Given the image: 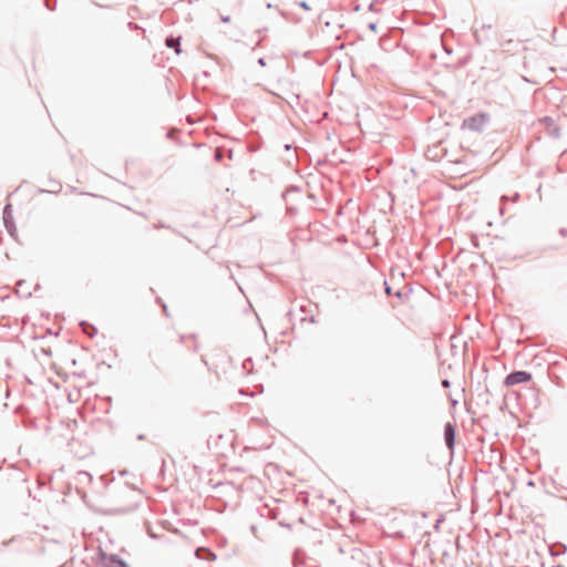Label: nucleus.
Segmentation results:
<instances>
[{
    "instance_id": "a211bd4d",
    "label": "nucleus",
    "mask_w": 567,
    "mask_h": 567,
    "mask_svg": "<svg viewBox=\"0 0 567 567\" xmlns=\"http://www.w3.org/2000/svg\"><path fill=\"white\" fill-rule=\"evenodd\" d=\"M368 28H369V30H371L372 32H375V33H377V31H378V24H377L375 22H370V23L368 24Z\"/></svg>"
},
{
    "instance_id": "7ed1b4c3",
    "label": "nucleus",
    "mask_w": 567,
    "mask_h": 567,
    "mask_svg": "<svg viewBox=\"0 0 567 567\" xmlns=\"http://www.w3.org/2000/svg\"><path fill=\"white\" fill-rule=\"evenodd\" d=\"M539 124L544 126L548 136L557 140L560 137V128L556 124L555 120L550 116H544L538 120Z\"/></svg>"
},
{
    "instance_id": "5701e85b",
    "label": "nucleus",
    "mask_w": 567,
    "mask_h": 567,
    "mask_svg": "<svg viewBox=\"0 0 567 567\" xmlns=\"http://www.w3.org/2000/svg\"><path fill=\"white\" fill-rule=\"evenodd\" d=\"M56 189H51V190H47V189H40V193H52V194H56Z\"/></svg>"
},
{
    "instance_id": "2f4dec72",
    "label": "nucleus",
    "mask_w": 567,
    "mask_h": 567,
    "mask_svg": "<svg viewBox=\"0 0 567 567\" xmlns=\"http://www.w3.org/2000/svg\"><path fill=\"white\" fill-rule=\"evenodd\" d=\"M374 8H375V4L372 2V3L369 6V9H370L371 11H373V10H374Z\"/></svg>"
},
{
    "instance_id": "7c9ffc66",
    "label": "nucleus",
    "mask_w": 567,
    "mask_h": 567,
    "mask_svg": "<svg viewBox=\"0 0 567 567\" xmlns=\"http://www.w3.org/2000/svg\"><path fill=\"white\" fill-rule=\"evenodd\" d=\"M137 440H140V441L145 440V435L144 434L137 435Z\"/></svg>"
},
{
    "instance_id": "1a4fd4ad",
    "label": "nucleus",
    "mask_w": 567,
    "mask_h": 567,
    "mask_svg": "<svg viewBox=\"0 0 567 567\" xmlns=\"http://www.w3.org/2000/svg\"><path fill=\"white\" fill-rule=\"evenodd\" d=\"M446 152L443 151L440 145H433L427 148L426 156L433 161L441 159Z\"/></svg>"
},
{
    "instance_id": "e433bc0d",
    "label": "nucleus",
    "mask_w": 567,
    "mask_h": 567,
    "mask_svg": "<svg viewBox=\"0 0 567 567\" xmlns=\"http://www.w3.org/2000/svg\"><path fill=\"white\" fill-rule=\"evenodd\" d=\"M499 213H501L502 215L504 214V208H503V207H501V208H499Z\"/></svg>"
},
{
    "instance_id": "58836bf2",
    "label": "nucleus",
    "mask_w": 567,
    "mask_h": 567,
    "mask_svg": "<svg viewBox=\"0 0 567 567\" xmlns=\"http://www.w3.org/2000/svg\"><path fill=\"white\" fill-rule=\"evenodd\" d=\"M553 567H564V566H563V565H555V566H553Z\"/></svg>"
},
{
    "instance_id": "0eeeda50",
    "label": "nucleus",
    "mask_w": 567,
    "mask_h": 567,
    "mask_svg": "<svg viewBox=\"0 0 567 567\" xmlns=\"http://www.w3.org/2000/svg\"><path fill=\"white\" fill-rule=\"evenodd\" d=\"M181 40H182L181 35L179 37L168 35L165 39V44L167 48L173 49L177 54H179V53H182Z\"/></svg>"
},
{
    "instance_id": "aec40b11",
    "label": "nucleus",
    "mask_w": 567,
    "mask_h": 567,
    "mask_svg": "<svg viewBox=\"0 0 567 567\" xmlns=\"http://www.w3.org/2000/svg\"><path fill=\"white\" fill-rule=\"evenodd\" d=\"M257 63L261 66V68H265L267 65V62H266V59L265 58H259Z\"/></svg>"
},
{
    "instance_id": "bb28decb",
    "label": "nucleus",
    "mask_w": 567,
    "mask_h": 567,
    "mask_svg": "<svg viewBox=\"0 0 567 567\" xmlns=\"http://www.w3.org/2000/svg\"><path fill=\"white\" fill-rule=\"evenodd\" d=\"M265 31H267V28L258 29L256 32H257L258 34H261V33H264Z\"/></svg>"
},
{
    "instance_id": "f704fd0d",
    "label": "nucleus",
    "mask_w": 567,
    "mask_h": 567,
    "mask_svg": "<svg viewBox=\"0 0 567 567\" xmlns=\"http://www.w3.org/2000/svg\"><path fill=\"white\" fill-rule=\"evenodd\" d=\"M300 310H301L302 312H306V311H307V310H306V306H300Z\"/></svg>"
},
{
    "instance_id": "2eb2a0df",
    "label": "nucleus",
    "mask_w": 567,
    "mask_h": 567,
    "mask_svg": "<svg viewBox=\"0 0 567 567\" xmlns=\"http://www.w3.org/2000/svg\"><path fill=\"white\" fill-rule=\"evenodd\" d=\"M559 546H560V548H561V549H560V551H557V553L550 551L551 556H558V555H560V554L566 553V550H567V546H566V545H564V544H559Z\"/></svg>"
},
{
    "instance_id": "473e14b6",
    "label": "nucleus",
    "mask_w": 567,
    "mask_h": 567,
    "mask_svg": "<svg viewBox=\"0 0 567 567\" xmlns=\"http://www.w3.org/2000/svg\"><path fill=\"white\" fill-rule=\"evenodd\" d=\"M156 228H164L166 227L164 224L159 223L158 225L155 226Z\"/></svg>"
},
{
    "instance_id": "9d476101",
    "label": "nucleus",
    "mask_w": 567,
    "mask_h": 567,
    "mask_svg": "<svg viewBox=\"0 0 567 567\" xmlns=\"http://www.w3.org/2000/svg\"><path fill=\"white\" fill-rule=\"evenodd\" d=\"M79 324H80V327H81L82 331H83L86 336H89L90 338H93V337H95V336H96V333H97V329H96L93 324H91L90 322H87V321H81Z\"/></svg>"
},
{
    "instance_id": "20e7f679",
    "label": "nucleus",
    "mask_w": 567,
    "mask_h": 567,
    "mask_svg": "<svg viewBox=\"0 0 567 567\" xmlns=\"http://www.w3.org/2000/svg\"><path fill=\"white\" fill-rule=\"evenodd\" d=\"M443 435L446 447L453 452L455 447L456 425L452 422L445 423Z\"/></svg>"
},
{
    "instance_id": "9b49d317",
    "label": "nucleus",
    "mask_w": 567,
    "mask_h": 567,
    "mask_svg": "<svg viewBox=\"0 0 567 567\" xmlns=\"http://www.w3.org/2000/svg\"><path fill=\"white\" fill-rule=\"evenodd\" d=\"M411 293H412V288L404 287L402 289L396 290L393 293V296L396 297L401 301H405Z\"/></svg>"
},
{
    "instance_id": "c9c22d12",
    "label": "nucleus",
    "mask_w": 567,
    "mask_h": 567,
    "mask_svg": "<svg viewBox=\"0 0 567 567\" xmlns=\"http://www.w3.org/2000/svg\"><path fill=\"white\" fill-rule=\"evenodd\" d=\"M261 41L262 39L260 38L256 45L259 47L261 44Z\"/></svg>"
},
{
    "instance_id": "6ab92c4d",
    "label": "nucleus",
    "mask_w": 567,
    "mask_h": 567,
    "mask_svg": "<svg viewBox=\"0 0 567 567\" xmlns=\"http://www.w3.org/2000/svg\"><path fill=\"white\" fill-rule=\"evenodd\" d=\"M441 385H442L444 389H449V388L451 386V382H450V380H447V379H443V380L441 381Z\"/></svg>"
},
{
    "instance_id": "4be33fe9",
    "label": "nucleus",
    "mask_w": 567,
    "mask_h": 567,
    "mask_svg": "<svg viewBox=\"0 0 567 567\" xmlns=\"http://www.w3.org/2000/svg\"><path fill=\"white\" fill-rule=\"evenodd\" d=\"M162 308H163V312L166 317H169V312H168V309H167V306L166 303H162Z\"/></svg>"
},
{
    "instance_id": "4c0bfd02",
    "label": "nucleus",
    "mask_w": 567,
    "mask_h": 567,
    "mask_svg": "<svg viewBox=\"0 0 567 567\" xmlns=\"http://www.w3.org/2000/svg\"><path fill=\"white\" fill-rule=\"evenodd\" d=\"M507 197L506 196H502V202L506 200Z\"/></svg>"
},
{
    "instance_id": "423d86ee",
    "label": "nucleus",
    "mask_w": 567,
    "mask_h": 567,
    "mask_svg": "<svg viewBox=\"0 0 567 567\" xmlns=\"http://www.w3.org/2000/svg\"><path fill=\"white\" fill-rule=\"evenodd\" d=\"M485 122V114L471 116L468 120L465 121V123H467L468 128L472 131H481Z\"/></svg>"
},
{
    "instance_id": "4468645a",
    "label": "nucleus",
    "mask_w": 567,
    "mask_h": 567,
    "mask_svg": "<svg viewBox=\"0 0 567 567\" xmlns=\"http://www.w3.org/2000/svg\"><path fill=\"white\" fill-rule=\"evenodd\" d=\"M384 292L388 295V296H391L393 295L394 292L392 291V287L388 284V281H384Z\"/></svg>"
},
{
    "instance_id": "c85d7f7f",
    "label": "nucleus",
    "mask_w": 567,
    "mask_h": 567,
    "mask_svg": "<svg viewBox=\"0 0 567 567\" xmlns=\"http://www.w3.org/2000/svg\"><path fill=\"white\" fill-rule=\"evenodd\" d=\"M153 364H154L155 369L159 370V365L157 364L155 358H153Z\"/></svg>"
},
{
    "instance_id": "ddd939ff",
    "label": "nucleus",
    "mask_w": 567,
    "mask_h": 567,
    "mask_svg": "<svg viewBox=\"0 0 567 567\" xmlns=\"http://www.w3.org/2000/svg\"><path fill=\"white\" fill-rule=\"evenodd\" d=\"M44 4L50 11H54L56 8V0H45Z\"/></svg>"
},
{
    "instance_id": "72a5a7b5",
    "label": "nucleus",
    "mask_w": 567,
    "mask_h": 567,
    "mask_svg": "<svg viewBox=\"0 0 567 567\" xmlns=\"http://www.w3.org/2000/svg\"><path fill=\"white\" fill-rule=\"evenodd\" d=\"M309 321H310V322H312V323H313V322H316V318H315V316H311V317L309 318Z\"/></svg>"
},
{
    "instance_id": "f257e3e1",
    "label": "nucleus",
    "mask_w": 567,
    "mask_h": 567,
    "mask_svg": "<svg viewBox=\"0 0 567 567\" xmlns=\"http://www.w3.org/2000/svg\"><path fill=\"white\" fill-rule=\"evenodd\" d=\"M532 373L524 370H515L508 373L504 379L505 386H514L520 383H527L532 380Z\"/></svg>"
},
{
    "instance_id": "b1692460",
    "label": "nucleus",
    "mask_w": 567,
    "mask_h": 567,
    "mask_svg": "<svg viewBox=\"0 0 567 567\" xmlns=\"http://www.w3.org/2000/svg\"><path fill=\"white\" fill-rule=\"evenodd\" d=\"M220 19H221L223 22H229L230 21V17L229 16H227V17L221 16Z\"/></svg>"
},
{
    "instance_id": "c756f323",
    "label": "nucleus",
    "mask_w": 567,
    "mask_h": 567,
    "mask_svg": "<svg viewBox=\"0 0 567 567\" xmlns=\"http://www.w3.org/2000/svg\"><path fill=\"white\" fill-rule=\"evenodd\" d=\"M284 148H285V151H289V150H291V145H290V144H286V145L284 146Z\"/></svg>"
},
{
    "instance_id": "dca6fc26",
    "label": "nucleus",
    "mask_w": 567,
    "mask_h": 567,
    "mask_svg": "<svg viewBox=\"0 0 567 567\" xmlns=\"http://www.w3.org/2000/svg\"><path fill=\"white\" fill-rule=\"evenodd\" d=\"M252 365V360L250 358L246 359L244 362H243V369L244 370H247L249 367Z\"/></svg>"
},
{
    "instance_id": "6e6552de",
    "label": "nucleus",
    "mask_w": 567,
    "mask_h": 567,
    "mask_svg": "<svg viewBox=\"0 0 567 567\" xmlns=\"http://www.w3.org/2000/svg\"><path fill=\"white\" fill-rule=\"evenodd\" d=\"M195 555H196L197 558L205 559V560H208V561H212V560L216 559L215 553L212 549L207 548V547H198L195 550Z\"/></svg>"
},
{
    "instance_id": "393cba45",
    "label": "nucleus",
    "mask_w": 567,
    "mask_h": 567,
    "mask_svg": "<svg viewBox=\"0 0 567 567\" xmlns=\"http://www.w3.org/2000/svg\"><path fill=\"white\" fill-rule=\"evenodd\" d=\"M128 25L132 29H137L138 28V25L136 23H133V22H130Z\"/></svg>"
},
{
    "instance_id": "cd10ccee",
    "label": "nucleus",
    "mask_w": 567,
    "mask_h": 567,
    "mask_svg": "<svg viewBox=\"0 0 567 567\" xmlns=\"http://www.w3.org/2000/svg\"><path fill=\"white\" fill-rule=\"evenodd\" d=\"M289 190H291V192L298 190V187H296V186H290V187L287 189V192H289Z\"/></svg>"
},
{
    "instance_id": "a878e982",
    "label": "nucleus",
    "mask_w": 567,
    "mask_h": 567,
    "mask_svg": "<svg viewBox=\"0 0 567 567\" xmlns=\"http://www.w3.org/2000/svg\"><path fill=\"white\" fill-rule=\"evenodd\" d=\"M156 303H158L161 307H162V303H165L162 298L157 297L156 298Z\"/></svg>"
},
{
    "instance_id": "39448f33",
    "label": "nucleus",
    "mask_w": 567,
    "mask_h": 567,
    "mask_svg": "<svg viewBox=\"0 0 567 567\" xmlns=\"http://www.w3.org/2000/svg\"><path fill=\"white\" fill-rule=\"evenodd\" d=\"M101 560L104 567H128L127 563L116 554H101Z\"/></svg>"
},
{
    "instance_id": "f8f14e48",
    "label": "nucleus",
    "mask_w": 567,
    "mask_h": 567,
    "mask_svg": "<svg viewBox=\"0 0 567 567\" xmlns=\"http://www.w3.org/2000/svg\"><path fill=\"white\" fill-rule=\"evenodd\" d=\"M491 29H492V27H491V25H487V27H486V25H483V28H482V30H481V31L475 30V31H474V37H475L476 42H477V43H480V44H481V43H483L482 32H484V31H486V30H491Z\"/></svg>"
},
{
    "instance_id": "412c9836",
    "label": "nucleus",
    "mask_w": 567,
    "mask_h": 567,
    "mask_svg": "<svg viewBox=\"0 0 567 567\" xmlns=\"http://www.w3.org/2000/svg\"><path fill=\"white\" fill-rule=\"evenodd\" d=\"M558 233L561 237H567V228H559Z\"/></svg>"
},
{
    "instance_id": "f03ea898",
    "label": "nucleus",
    "mask_w": 567,
    "mask_h": 567,
    "mask_svg": "<svg viewBox=\"0 0 567 567\" xmlns=\"http://www.w3.org/2000/svg\"><path fill=\"white\" fill-rule=\"evenodd\" d=\"M2 219L6 230L11 237L17 236V227L12 215V205L7 203L3 207Z\"/></svg>"
},
{
    "instance_id": "f3484780",
    "label": "nucleus",
    "mask_w": 567,
    "mask_h": 567,
    "mask_svg": "<svg viewBox=\"0 0 567 567\" xmlns=\"http://www.w3.org/2000/svg\"><path fill=\"white\" fill-rule=\"evenodd\" d=\"M298 6H299L300 8H302L303 10H306V11H309V10L311 9L307 1H300V2H298Z\"/></svg>"
}]
</instances>
